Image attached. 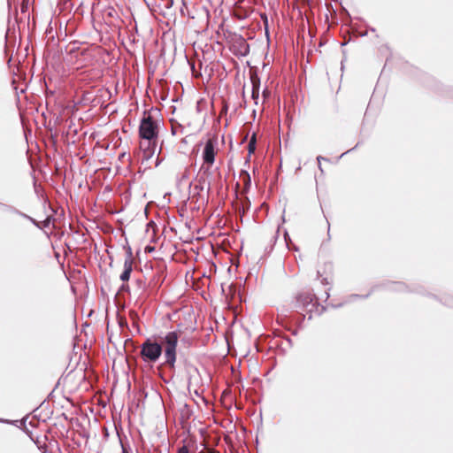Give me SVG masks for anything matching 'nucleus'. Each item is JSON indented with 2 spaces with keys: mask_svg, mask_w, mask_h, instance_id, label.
<instances>
[{
  "mask_svg": "<svg viewBox=\"0 0 453 453\" xmlns=\"http://www.w3.org/2000/svg\"><path fill=\"white\" fill-rule=\"evenodd\" d=\"M248 150H249V153L251 154L255 151L256 150V137L255 135H253L250 142H249V144H248Z\"/></svg>",
  "mask_w": 453,
  "mask_h": 453,
  "instance_id": "nucleus-10",
  "label": "nucleus"
},
{
  "mask_svg": "<svg viewBox=\"0 0 453 453\" xmlns=\"http://www.w3.org/2000/svg\"><path fill=\"white\" fill-rule=\"evenodd\" d=\"M250 81L252 84V99L255 101V104H257V99L259 96V88H260V80L255 74L250 76Z\"/></svg>",
  "mask_w": 453,
  "mask_h": 453,
  "instance_id": "nucleus-8",
  "label": "nucleus"
},
{
  "mask_svg": "<svg viewBox=\"0 0 453 453\" xmlns=\"http://www.w3.org/2000/svg\"><path fill=\"white\" fill-rule=\"evenodd\" d=\"M199 453H219V452L215 449H207L204 451H201Z\"/></svg>",
  "mask_w": 453,
  "mask_h": 453,
  "instance_id": "nucleus-12",
  "label": "nucleus"
},
{
  "mask_svg": "<svg viewBox=\"0 0 453 453\" xmlns=\"http://www.w3.org/2000/svg\"><path fill=\"white\" fill-rule=\"evenodd\" d=\"M177 453H189V450L187 446L183 445L182 447L178 449Z\"/></svg>",
  "mask_w": 453,
  "mask_h": 453,
  "instance_id": "nucleus-11",
  "label": "nucleus"
},
{
  "mask_svg": "<svg viewBox=\"0 0 453 453\" xmlns=\"http://www.w3.org/2000/svg\"><path fill=\"white\" fill-rule=\"evenodd\" d=\"M128 288V286L127 285H122L121 287V290H127Z\"/></svg>",
  "mask_w": 453,
  "mask_h": 453,
  "instance_id": "nucleus-15",
  "label": "nucleus"
},
{
  "mask_svg": "<svg viewBox=\"0 0 453 453\" xmlns=\"http://www.w3.org/2000/svg\"><path fill=\"white\" fill-rule=\"evenodd\" d=\"M315 297L310 292H303L300 293L296 296V307L299 309H303L307 311H311L313 307L315 306L314 303Z\"/></svg>",
  "mask_w": 453,
  "mask_h": 453,
  "instance_id": "nucleus-4",
  "label": "nucleus"
},
{
  "mask_svg": "<svg viewBox=\"0 0 453 453\" xmlns=\"http://www.w3.org/2000/svg\"><path fill=\"white\" fill-rule=\"evenodd\" d=\"M159 124L150 114L144 113L139 126V136L145 142H154L158 140Z\"/></svg>",
  "mask_w": 453,
  "mask_h": 453,
  "instance_id": "nucleus-2",
  "label": "nucleus"
},
{
  "mask_svg": "<svg viewBox=\"0 0 453 453\" xmlns=\"http://www.w3.org/2000/svg\"><path fill=\"white\" fill-rule=\"evenodd\" d=\"M133 271V256L132 252L129 250L127 253L125 261H124V270L120 274L119 278L122 281H127L130 279L131 273Z\"/></svg>",
  "mask_w": 453,
  "mask_h": 453,
  "instance_id": "nucleus-5",
  "label": "nucleus"
},
{
  "mask_svg": "<svg viewBox=\"0 0 453 453\" xmlns=\"http://www.w3.org/2000/svg\"><path fill=\"white\" fill-rule=\"evenodd\" d=\"M239 178L243 184L244 190L248 191L251 186V179L250 173L247 171L242 170L240 173Z\"/></svg>",
  "mask_w": 453,
  "mask_h": 453,
  "instance_id": "nucleus-9",
  "label": "nucleus"
},
{
  "mask_svg": "<svg viewBox=\"0 0 453 453\" xmlns=\"http://www.w3.org/2000/svg\"><path fill=\"white\" fill-rule=\"evenodd\" d=\"M217 138H209L203 146L202 152L203 165L201 170L209 171L215 163V157L218 153Z\"/></svg>",
  "mask_w": 453,
  "mask_h": 453,
  "instance_id": "nucleus-3",
  "label": "nucleus"
},
{
  "mask_svg": "<svg viewBox=\"0 0 453 453\" xmlns=\"http://www.w3.org/2000/svg\"><path fill=\"white\" fill-rule=\"evenodd\" d=\"M268 95H269V91H268L267 89H265V90L263 91V96H264L265 97H266V96H268Z\"/></svg>",
  "mask_w": 453,
  "mask_h": 453,
  "instance_id": "nucleus-14",
  "label": "nucleus"
},
{
  "mask_svg": "<svg viewBox=\"0 0 453 453\" xmlns=\"http://www.w3.org/2000/svg\"><path fill=\"white\" fill-rule=\"evenodd\" d=\"M173 0H168L167 3H166V7L169 8L173 5Z\"/></svg>",
  "mask_w": 453,
  "mask_h": 453,
  "instance_id": "nucleus-13",
  "label": "nucleus"
},
{
  "mask_svg": "<svg viewBox=\"0 0 453 453\" xmlns=\"http://www.w3.org/2000/svg\"><path fill=\"white\" fill-rule=\"evenodd\" d=\"M179 337V333L171 331L163 336H158L157 339H146L140 347L141 358L146 364H155L164 355L165 360L162 365L174 370Z\"/></svg>",
  "mask_w": 453,
  "mask_h": 453,
  "instance_id": "nucleus-1",
  "label": "nucleus"
},
{
  "mask_svg": "<svg viewBox=\"0 0 453 453\" xmlns=\"http://www.w3.org/2000/svg\"><path fill=\"white\" fill-rule=\"evenodd\" d=\"M142 141L140 142V148L141 150H143V153H144V157L149 159L150 157H151L155 151H156V149L157 147V141H154V142H145V139H141Z\"/></svg>",
  "mask_w": 453,
  "mask_h": 453,
  "instance_id": "nucleus-6",
  "label": "nucleus"
},
{
  "mask_svg": "<svg viewBox=\"0 0 453 453\" xmlns=\"http://www.w3.org/2000/svg\"><path fill=\"white\" fill-rule=\"evenodd\" d=\"M234 47H237L235 54L240 56H247L250 52L249 43L242 37H240L236 42Z\"/></svg>",
  "mask_w": 453,
  "mask_h": 453,
  "instance_id": "nucleus-7",
  "label": "nucleus"
},
{
  "mask_svg": "<svg viewBox=\"0 0 453 453\" xmlns=\"http://www.w3.org/2000/svg\"><path fill=\"white\" fill-rule=\"evenodd\" d=\"M323 159V157L321 156L318 157H317V160L319 161V163H320V160Z\"/></svg>",
  "mask_w": 453,
  "mask_h": 453,
  "instance_id": "nucleus-16",
  "label": "nucleus"
}]
</instances>
